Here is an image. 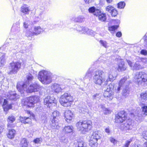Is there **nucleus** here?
Wrapping results in <instances>:
<instances>
[{"mask_svg":"<svg viewBox=\"0 0 147 147\" xmlns=\"http://www.w3.org/2000/svg\"><path fill=\"white\" fill-rule=\"evenodd\" d=\"M133 128V125L132 124V120L130 119L127 120L126 122L121 125L120 129L122 131L128 132L129 130Z\"/></svg>","mask_w":147,"mask_h":147,"instance_id":"12","label":"nucleus"},{"mask_svg":"<svg viewBox=\"0 0 147 147\" xmlns=\"http://www.w3.org/2000/svg\"><path fill=\"white\" fill-rule=\"evenodd\" d=\"M77 129L82 132H87L90 130L92 127V122L90 121H79L76 123Z\"/></svg>","mask_w":147,"mask_h":147,"instance_id":"6","label":"nucleus"},{"mask_svg":"<svg viewBox=\"0 0 147 147\" xmlns=\"http://www.w3.org/2000/svg\"><path fill=\"white\" fill-rule=\"evenodd\" d=\"M106 11L110 13L112 16L115 17L118 13L117 9L111 5H109L106 7Z\"/></svg>","mask_w":147,"mask_h":147,"instance_id":"18","label":"nucleus"},{"mask_svg":"<svg viewBox=\"0 0 147 147\" xmlns=\"http://www.w3.org/2000/svg\"><path fill=\"white\" fill-rule=\"evenodd\" d=\"M126 113L123 111L119 112L115 116V121L118 123H122L126 119Z\"/></svg>","mask_w":147,"mask_h":147,"instance_id":"14","label":"nucleus"},{"mask_svg":"<svg viewBox=\"0 0 147 147\" xmlns=\"http://www.w3.org/2000/svg\"><path fill=\"white\" fill-rule=\"evenodd\" d=\"M94 68L92 67L90 68L86 73L85 77L86 78H90L92 76V73L93 72Z\"/></svg>","mask_w":147,"mask_h":147,"instance_id":"35","label":"nucleus"},{"mask_svg":"<svg viewBox=\"0 0 147 147\" xmlns=\"http://www.w3.org/2000/svg\"><path fill=\"white\" fill-rule=\"evenodd\" d=\"M85 19V18L83 16H79L77 18L73 17L71 20L76 22H82L84 21Z\"/></svg>","mask_w":147,"mask_h":147,"instance_id":"28","label":"nucleus"},{"mask_svg":"<svg viewBox=\"0 0 147 147\" xmlns=\"http://www.w3.org/2000/svg\"><path fill=\"white\" fill-rule=\"evenodd\" d=\"M59 112L57 111L53 112L51 115V119L57 120V117L59 115Z\"/></svg>","mask_w":147,"mask_h":147,"instance_id":"41","label":"nucleus"},{"mask_svg":"<svg viewBox=\"0 0 147 147\" xmlns=\"http://www.w3.org/2000/svg\"><path fill=\"white\" fill-rule=\"evenodd\" d=\"M117 87H115L113 84H110L108 86H107L106 90L108 91H111L112 92V90L116 92L117 93L115 90V88L117 89Z\"/></svg>","mask_w":147,"mask_h":147,"instance_id":"37","label":"nucleus"},{"mask_svg":"<svg viewBox=\"0 0 147 147\" xmlns=\"http://www.w3.org/2000/svg\"><path fill=\"white\" fill-rule=\"evenodd\" d=\"M57 102V101L53 96H48L44 99V104L48 107L50 108L52 104H54V106H55Z\"/></svg>","mask_w":147,"mask_h":147,"instance_id":"13","label":"nucleus"},{"mask_svg":"<svg viewBox=\"0 0 147 147\" xmlns=\"http://www.w3.org/2000/svg\"><path fill=\"white\" fill-rule=\"evenodd\" d=\"M16 87L17 89L21 94L37 92L41 88H43L36 82L30 85L26 84V83H23L22 82H20L18 83Z\"/></svg>","mask_w":147,"mask_h":147,"instance_id":"1","label":"nucleus"},{"mask_svg":"<svg viewBox=\"0 0 147 147\" xmlns=\"http://www.w3.org/2000/svg\"><path fill=\"white\" fill-rule=\"evenodd\" d=\"M26 81L23 83H26V84L29 85L31 82L34 78L31 74H29L26 76Z\"/></svg>","mask_w":147,"mask_h":147,"instance_id":"34","label":"nucleus"},{"mask_svg":"<svg viewBox=\"0 0 147 147\" xmlns=\"http://www.w3.org/2000/svg\"><path fill=\"white\" fill-rule=\"evenodd\" d=\"M44 10L40 9L39 14L36 16L38 20L43 19L44 17Z\"/></svg>","mask_w":147,"mask_h":147,"instance_id":"40","label":"nucleus"},{"mask_svg":"<svg viewBox=\"0 0 147 147\" xmlns=\"http://www.w3.org/2000/svg\"><path fill=\"white\" fill-rule=\"evenodd\" d=\"M6 95L7 98L10 100H16L20 98V96L17 95L15 91H10L7 93Z\"/></svg>","mask_w":147,"mask_h":147,"instance_id":"16","label":"nucleus"},{"mask_svg":"<svg viewBox=\"0 0 147 147\" xmlns=\"http://www.w3.org/2000/svg\"><path fill=\"white\" fill-rule=\"evenodd\" d=\"M21 63L19 62H13L10 63L9 66V74H15L17 73L21 67Z\"/></svg>","mask_w":147,"mask_h":147,"instance_id":"11","label":"nucleus"},{"mask_svg":"<svg viewBox=\"0 0 147 147\" xmlns=\"http://www.w3.org/2000/svg\"><path fill=\"white\" fill-rule=\"evenodd\" d=\"M88 11L90 13H93L94 15L96 16H98L101 13L100 9L96 8L94 6L90 7L88 9Z\"/></svg>","mask_w":147,"mask_h":147,"instance_id":"22","label":"nucleus"},{"mask_svg":"<svg viewBox=\"0 0 147 147\" xmlns=\"http://www.w3.org/2000/svg\"><path fill=\"white\" fill-rule=\"evenodd\" d=\"M99 107L102 109L104 114L107 115L110 113L111 112L110 110L107 108H105L104 105H99Z\"/></svg>","mask_w":147,"mask_h":147,"instance_id":"43","label":"nucleus"},{"mask_svg":"<svg viewBox=\"0 0 147 147\" xmlns=\"http://www.w3.org/2000/svg\"><path fill=\"white\" fill-rule=\"evenodd\" d=\"M99 42L102 46L105 48H108L109 47L107 43L105 40H100L99 41Z\"/></svg>","mask_w":147,"mask_h":147,"instance_id":"48","label":"nucleus"},{"mask_svg":"<svg viewBox=\"0 0 147 147\" xmlns=\"http://www.w3.org/2000/svg\"><path fill=\"white\" fill-rule=\"evenodd\" d=\"M3 77L0 78V86H1L3 82Z\"/></svg>","mask_w":147,"mask_h":147,"instance_id":"64","label":"nucleus"},{"mask_svg":"<svg viewBox=\"0 0 147 147\" xmlns=\"http://www.w3.org/2000/svg\"><path fill=\"white\" fill-rule=\"evenodd\" d=\"M29 24L30 22L28 21H27L24 23L23 26L25 28H28Z\"/></svg>","mask_w":147,"mask_h":147,"instance_id":"56","label":"nucleus"},{"mask_svg":"<svg viewBox=\"0 0 147 147\" xmlns=\"http://www.w3.org/2000/svg\"><path fill=\"white\" fill-rule=\"evenodd\" d=\"M5 54L4 53H1V57H0V64L2 65H3L5 63Z\"/></svg>","mask_w":147,"mask_h":147,"instance_id":"45","label":"nucleus"},{"mask_svg":"<svg viewBox=\"0 0 147 147\" xmlns=\"http://www.w3.org/2000/svg\"><path fill=\"white\" fill-rule=\"evenodd\" d=\"M26 117H20V120L22 123H24Z\"/></svg>","mask_w":147,"mask_h":147,"instance_id":"60","label":"nucleus"},{"mask_svg":"<svg viewBox=\"0 0 147 147\" xmlns=\"http://www.w3.org/2000/svg\"><path fill=\"white\" fill-rule=\"evenodd\" d=\"M134 79L139 86L147 84V74L144 72H136L134 76Z\"/></svg>","mask_w":147,"mask_h":147,"instance_id":"4","label":"nucleus"},{"mask_svg":"<svg viewBox=\"0 0 147 147\" xmlns=\"http://www.w3.org/2000/svg\"><path fill=\"white\" fill-rule=\"evenodd\" d=\"M32 123V120L29 117H26L24 124H31Z\"/></svg>","mask_w":147,"mask_h":147,"instance_id":"55","label":"nucleus"},{"mask_svg":"<svg viewBox=\"0 0 147 147\" xmlns=\"http://www.w3.org/2000/svg\"><path fill=\"white\" fill-rule=\"evenodd\" d=\"M104 97L107 98L108 100H111L113 98V96L112 92L111 91L106 90L104 93Z\"/></svg>","mask_w":147,"mask_h":147,"instance_id":"26","label":"nucleus"},{"mask_svg":"<svg viewBox=\"0 0 147 147\" xmlns=\"http://www.w3.org/2000/svg\"><path fill=\"white\" fill-rule=\"evenodd\" d=\"M139 62L142 65V63L144 64H147V58H140Z\"/></svg>","mask_w":147,"mask_h":147,"instance_id":"51","label":"nucleus"},{"mask_svg":"<svg viewBox=\"0 0 147 147\" xmlns=\"http://www.w3.org/2000/svg\"><path fill=\"white\" fill-rule=\"evenodd\" d=\"M118 27V25H114L109 27V30L110 31H113L117 29Z\"/></svg>","mask_w":147,"mask_h":147,"instance_id":"53","label":"nucleus"},{"mask_svg":"<svg viewBox=\"0 0 147 147\" xmlns=\"http://www.w3.org/2000/svg\"><path fill=\"white\" fill-rule=\"evenodd\" d=\"M140 53L142 55H147V51L145 49H142L141 50Z\"/></svg>","mask_w":147,"mask_h":147,"instance_id":"58","label":"nucleus"},{"mask_svg":"<svg viewBox=\"0 0 147 147\" xmlns=\"http://www.w3.org/2000/svg\"><path fill=\"white\" fill-rule=\"evenodd\" d=\"M52 123H51V128L53 129H54L55 131L56 130L58 129L59 128L58 126V123L57 120L51 119Z\"/></svg>","mask_w":147,"mask_h":147,"instance_id":"25","label":"nucleus"},{"mask_svg":"<svg viewBox=\"0 0 147 147\" xmlns=\"http://www.w3.org/2000/svg\"><path fill=\"white\" fill-rule=\"evenodd\" d=\"M98 18L101 21H105L106 19V14L105 13H101L98 16Z\"/></svg>","mask_w":147,"mask_h":147,"instance_id":"44","label":"nucleus"},{"mask_svg":"<svg viewBox=\"0 0 147 147\" xmlns=\"http://www.w3.org/2000/svg\"><path fill=\"white\" fill-rule=\"evenodd\" d=\"M118 64L117 69L119 71H125L127 67L125 65L124 61L123 60H120Z\"/></svg>","mask_w":147,"mask_h":147,"instance_id":"19","label":"nucleus"},{"mask_svg":"<svg viewBox=\"0 0 147 147\" xmlns=\"http://www.w3.org/2000/svg\"><path fill=\"white\" fill-rule=\"evenodd\" d=\"M33 29L34 34L35 35L39 34L43 31V29L39 26H35Z\"/></svg>","mask_w":147,"mask_h":147,"instance_id":"30","label":"nucleus"},{"mask_svg":"<svg viewBox=\"0 0 147 147\" xmlns=\"http://www.w3.org/2000/svg\"><path fill=\"white\" fill-rule=\"evenodd\" d=\"M104 74L103 71L100 70L96 71L93 74V80L96 84L100 85L105 80L102 76Z\"/></svg>","mask_w":147,"mask_h":147,"instance_id":"9","label":"nucleus"},{"mask_svg":"<svg viewBox=\"0 0 147 147\" xmlns=\"http://www.w3.org/2000/svg\"><path fill=\"white\" fill-rule=\"evenodd\" d=\"M129 90L128 88V86H126L124 88L122 91V94L125 97L128 96L129 95Z\"/></svg>","mask_w":147,"mask_h":147,"instance_id":"38","label":"nucleus"},{"mask_svg":"<svg viewBox=\"0 0 147 147\" xmlns=\"http://www.w3.org/2000/svg\"><path fill=\"white\" fill-rule=\"evenodd\" d=\"M131 143V141H127L126 142L125 145L124 146V147H128L130 144Z\"/></svg>","mask_w":147,"mask_h":147,"instance_id":"61","label":"nucleus"},{"mask_svg":"<svg viewBox=\"0 0 147 147\" xmlns=\"http://www.w3.org/2000/svg\"><path fill=\"white\" fill-rule=\"evenodd\" d=\"M116 35L117 37H120L121 36L122 33L121 32H119L116 33Z\"/></svg>","mask_w":147,"mask_h":147,"instance_id":"63","label":"nucleus"},{"mask_svg":"<svg viewBox=\"0 0 147 147\" xmlns=\"http://www.w3.org/2000/svg\"><path fill=\"white\" fill-rule=\"evenodd\" d=\"M28 144V142H27L26 138L22 139L20 141L19 147H27Z\"/></svg>","mask_w":147,"mask_h":147,"instance_id":"32","label":"nucleus"},{"mask_svg":"<svg viewBox=\"0 0 147 147\" xmlns=\"http://www.w3.org/2000/svg\"><path fill=\"white\" fill-rule=\"evenodd\" d=\"M108 78L106 80L105 82V84L106 85L107 84V82L109 81H113L115 79L116 77L115 75H113L112 72H109L108 74Z\"/></svg>","mask_w":147,"mask_h":147,"instance_id":"27","label":"nucleus"},{"mask_svg":"<svg viewBox=\"0 0 147 147\" xmlns=\"http://www.w3.org/2000/svg\"><path fill=\"white\" fill-rule=\"evenodd\" d=\"M125 5V3L124 1H120L117 4V7L120 9H123Z\"/></svg>","mask_w":147,"mask_h":147,"instance_id":"47","label":"nucleus"},{"mask_svg":"<svg viewBox=\"0 0 147 147\" xmlns=\"http://www.w3.org/2000/svg\"><path fill=\"white\" fill-rule=\"evenodd\" d=\"M20 25L18 23L14 24L11 28V31L14 34H16L20 31Z\"/></svg>","mask_w":147,"mask_h":147,"instance_id":"23","label":"nucleus"},{"mask_svg":"<svg viewBox=\"0 0 147 147\" xmlns=\"http://www.w3.org/2000/svg\"><path fill=\"white\" fill-rule=\"evenodd\" d=\"M143 138L146 140H147V131H144L142 133Z\"/></svg>","mask_w":147,"mask_h":147,"instance_id":"57","label":"nucleus"},{"mask_svg":"<svg viewBox=\"0 0 147 147\" xmlns=\"http://www.w3.org/2000/svg\"><path fill=\"white\" fill-rule=\"evenodd\" d=\"M142 113L138 111H133L134 112L130 113V116L135 119L137 121H141L144 117L145 116L147 115V106L144 105L142 107Z\"/></svg>","mask_w":147,"mask_h":147,"instance_id":"8","label":"nucleus"},{"mask_svg":"<svg viewBox=\"0 0 147 147\" xmlns=\"http://www.w3.org/2000/svg\"><path fill=\"white\" fill-rule=\"evenodd\" d=\"M129 78L128 76H126L120 80L119 83V86L117 87V89L115 88V90L117 92H119L121 88L125 82Z\"/></svg>","mask_w":147,"mask_h":147,"instance_id":"20","label":"nucleus"},{"mask_svg":"<svg viewBox=\"0 0 147 147\" xmlns=\"http://www.w3.org/2000/svg\"><path fill=\"white\" fill-rule=\"evenodd\" d=\"M35 35L34 34L33 31V32L30 31H27L26 33V36L27 37L32 36Z\"/></svg>","mask_w":147,"mask_h":147,"instance_id":"52","label":"nucleus"},{"mask_svg":"<svg viewBox=\"0 0 147 147\" xmlns=\"http://www.w3.org/2000/svg\"><path fill=\"white\" fill-rule=\"evenodd\" d=\"M16 134V131L13 129H9L7 136L8 138L12 139L14 138Z\"/></svg>","mask_w":147,"mask_h":147,"instance_id":"31","label":"nucleus"},{"mask_svg":"<svg viewBox=\"0 0 147 147\" xmlns=\"http://www.w3.org/2000/svg\"><path fill=\"white\" fill-rule=\"evenodd\" d=\"M110 140L111 142L113 143L114 144H115V142H116L117 141V140H115V139L112 137L110 138Z\"/></svg>","mask_w":147,"mask_h":147,"instance_id":"62","label":"nucleus"},{"mask_svg":"<svg viewBox=\"0 0 147 147\" xmlns=\"http://www.w3.org/2000/svg\"><path fill=\"white\" fill-rule=\"evenodd\" d=\"M127 61L129 65L133 70H139L143 68V67L139 61H136L134 64L133 62L129 60H127Z\"/></svg>","mask_w":147,"mask_h":147,"instance_id":"15","label":"nucleus"},{"mask_svg":"<svg viewBox=\"0 0 147 147\" xmlns=\"http://www.w3.org/2000/svg\"><path fill=\"white\" fill-rule=\"evenodd\" d=\"M73 127L72 126H65L62 129L60 136V140L61 141V145L60 147H69L67 143V139L65 136V134L72 132Z\"/></svg>","mask_w":147,"mask_h":147,"instance_id":"3","label":"nucleus"},{"mask_svg":"<svg viewBox=\"0 0 147 147\" xmlns=\"http://www.w3.org/2000/svg\"><path fill=\"white\" fill-rule=\"evenodd\" d=\"M30 11V9L26 5H24L21 8V11L25 14H29Z\"/></svg>","mask_w":147,"mask_h":147,"instance_id":"33","label":"nucleus"},{"mask_svg":"<svg viewBox=\"0 0 147 147\" xmlns=\"http://www.w3.org/2000/svg\"><path fill=\"white\" fill-rule=\"evenodd\" d=\"M77 142L78 147H87V144L82 140H79Z\"/></svg>","mask_w":147,"mask_h":147,"instance_id":"42","label":"nucleus"},{"mask_svg":"<svg viewBox=\"0 0 147 147\" xmlns=\"http://www.w3.org/2000/svg\"><path fill=\"white\" fill-rule=\"evenodd\" d=\"M100 94H96L93 95L92 98L93 100H98L100 98Z\"/></svg>","mask_w":147,"mask_h":147,"instance_id":"50","label":"nucleus"},{"mask_svg":"<svg viewBox=\"0 0 147 147\" xmlns=\"http://www.w3.org/2000/svg\"><path fill=\"white\" fill-rule=\"evenodd\" d=\"M39 100V98L37 96H31L28 98L23 99L22 104L24 106L27 108H30L34 107V104Z\"/></svg>","mask_w":147,"mask_h":147,"instance_id":"5","label":"nucleus"},{"mask_svg":"<svg viewBox=\"0 0 147 147\" xmlns=\"http://www.w3.org/2000/svg\"><path fill=\"white\" fill-rule=\"evenodd\" d=\"M101 137V135L98 131L93 132L89 141V145L91 147H96L98 144V140Z\"/></svg>","mask_w":147,"mask_h":147,"instance_id":"10","label":"nucleus"},{"mask_svg":"<svg viewBox=\"0 0 147 147\" xmlns=\"http://www.w3.org/2000/svg\"><path fill=\"white\" fill-rule=\"evenodd\" d=\"M85 31L83 32L84 34H85L86 33L87 34L94 36V35L95 32L93 30L88 29L86 27L84 29Z\"/></svg>","mask_w":147,"mask_h":147,"instance_id":"36","label":"nucleus"},{"mask_svg":"<svg viewBox=\"0 0 147 147\" xmlns=\"http://www.w3.org/2000/svg\"><path fill=\"white\" fill-rule=\"evenodd\" d=\"M144 44L147 45V34H146L143 37Z\"/></svg>","mask_w":147,"mask_h":147,"instance_id":"59","label":"nucleus"},{"mask_svg":"<svg viewBox=\"0 0 147 147\" xmlns=\"http://www.w3.org/2000/svg\"><path fill=\"white\" fill-rule=\"evenodd\" d=\"M15 117L12 115H10L8 117L7 120V126L8 128L13 127L14 125L12 123L15 121Z\"/></svg>","mask_w":147,"mask_h":147,"instance_id":"21","label":"nucleus"},{"mask_svg":"<svg viewBox=\"0 0 147 147\" xmlns=\"http://www.w3.org/2000/svg\"><path fill=\"white\" fill-rule=\"evenodd\" d=\"M74 100V97L70 94L65 93L62 95L59 99L61 104L64 107H69L71 105V102Z\"/></svg>","mask_w":147,"mask_h":147,"instance_id":"7","label":"nucleus"},{"mask_svg":"<svg viewBox=\"0 0 147 147\" xmlns=\"http://www.w3.org/2000/svg\"><path fill=\"white\" fill-rule=\"evenodd\" d=\"M79 109V112L80 113H84L85 112H87L88 110L87 107L84 105L82 107V106H79L78 107Z\"/></svg>","mask_w":147,"mask_h":147,"instance_id":"39","label":"nucleus"},{"mask_svg":"<svg viewBox=\"0 0 147 147\" xmlns=\"http://www.w3.org/2000/svg\"><path fill=\"white\" fill-rule=\"evenodd\" d=\"M53 76L49 71L43 70L39 72L38 78L43 84L47 85L52 82Z\"/></svg>","mask_w":147,"mask_h":147,"instance_id":"2","label":"nucleus"},{"mask_svg":"<svg viewBox=\"0 0 147 147\" xmlns=\"http://www.w3.org/2000/svg\"><path fill=\"white\" fill-rule=\"evenodd\" d=\"M65 119L68 123L71 122L73 116V115L71 111L69 110H66L64 113Z\"/></svg>","mask_w":147,"mask_h":147,"instance_id":"17","label":"nucleus"},{"mask_svg":"<svg viewBox=\"0 0 147 147\" xmlns=\"http://www.w3.org/2000/svg\"><path fill=\"white\" fill-rule=\"evenodd\" d=\"M51 88L53 91L57 93L59 92L63 89L61 88L60 85L57 83H54L51 86Z\"/></svg>","mask_w":147,"mask_h":147,"instance_id":"24","label":"nucleus"},{"mask_svg":"<svg viewBox=\"0 0 147 147\" xmlns=\"http://www.w3.org/2000/svg\"><path fill=\"white\" fill-rule=\"evenodd\" d=\"M141 100H147V93L146 92L142 93L140 94Z\"/></svg>","mask_w":147,"mask_h":147,"instance_id":"49","label":"nucleus"},{"mask_svg":"<svg viewBox=\"0 0 147 147\" xmlns=\"http://www.w3.org/2000/svg\"><path fill=\"white\" fill-rule=\"evenodd\" d=\"M42 141V139L40 138H37L34 139L33 142L36 144H40Z\"/></svg>","mask_w":147,"mask_h":147,"instance_id":"54","label":"nucleus"},{"mask_svg":"<svg viewBox=\"0 0 147 147\" xmlns=\"http://www.w3.org/2000/svg\"><path fill=\"white\" fill-rule=\"evenodd\" d=\"M7 101L6 99H4V102L3 105L4 111L6 112L8 111L9 109H11L12 107L11 105V104L5 106L7 104Z\"/></svg>","mask_w":147,"mask_h":147,"instance_id":"29","label":"nucleus"},{"mask_svg":"<svg viewBox=\"0 0 147 147\" xmlns=\"http://www.w3.org/2000/svg\"><path fill=\"white\" fill-rule=\"evenodd\" d=\"M85 28L86 27H81L80 26L78 25L76 28V30L77 31L80 32L81 33L84 34V32H84V29H85Z\"/></svg>","mask_w":147,"mask_h":147,"instance_id":"46","label":"nucleus"}]
</instances>
